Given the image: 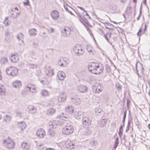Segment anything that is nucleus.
<instances>
[{"label":"nucleus","mask_w":150,"mask_h":150,"mask_svg":"<svg viewBox=\"0 0 150 150\" xmlns=\"http://www.w3.org/2000/svg\"><path fill=\"white\" fill-rule=\"evenodd\" d=\"M74 131L73 126L71 125L67 124V125L63 128V133L67 135H69L72 133Z\"/></svg>","instance_id":"1"},{"label":"nucleus","mask_w":150,"mask_h":150,"mask_svg":"<svg viewBox=\"0 0 150 150\" xmlns=\"http://www.w3.org/2000/svg\"><path fill=\"white\" fill-rule=\"evenodd\" d=\"M6 72L9 76H15L17 75L18 71V69L16 67H11L6 69Z\"/></svg>","instance_id":"2"},{"label":"nucleus","mask_w":150,"mask_h":150,"mask_svg":"<svg viewBox=\"0 0 150 150\" xmlns=\"http://www.w3.org/2000/svg\"><path fill=\"white\" fill-rule=\"evenodd\" d=\"M4 143L6 147L9 149H13L15 145V143L14 141L9 137L6 140H4Z\"/></svg>","instance_id":"3"},{"label":"nucleus","mask_w":150,"mask_h":150,"mask_svg":"<svg viewBox=\"0 0 150 150\" xmlns=\"http://www.w3.org/2000/svg\"><path fill=\"white\" fill-rule=\"evenodd\" d=\"M93 91L95 93H99L103 89V86L100 83H96L92 87Z\"/></svg>","instance_id":"4"},{"label":"nucleus","mask_w":150,"mask_h":150,"mask_svg":"<svg viewBox=\"0 0 150 150\" xmlns=\"http://www.w3.org/2000/svg\"><path fill=\"white\" fill-rule=\"evenodd\" d=\"M83 126L85 128H88L91 125V120L88 117H83L82 119Z\"/></svg>","instance_id":"5"},{"label":"nucleus","mask_w":150,"mask_h":150,"mask_svg":"<svg viewBox=\"0 0 150 150\" xmlns=\"http://www.w3.org/2000/svg\"><path fill=\"white\" fill-rule=\"evenodd\" d=\"M75 54L78 56L82 55L84 53L82 48L80 47L76 46L74 48Z\"/></svg>","instance_id":"6"},{"label":"nucleus","mask_w":150,"mask_h":150,"mask_svg":"<svg viewBox=\"0 0 150 150\" xmlns=\"http://www.w3.org/2000/svg\"><path fill=\"white\" fill-rule=\"evenodd\" d=\"M67 28H65L62 30V35L65 37L69 36L71 34L70 29L68 27H67Z\"/></svg>","instance_id":"7"},{"label":"nucleus","mask_w":150,"mask_h":150,"mask_svg":"<svg viewBox=\"0 0 150 150\" xmlns=\"http://www.w3.org/2000/svg\"><path fill=\"white\" fill-rule=\"evenodd\" d=\"M36 134L40 138H42L45 134V132L43 129L40 128L37 130Z\"/></svg>","instance_id":"8"},{"label":"nucleus","mask_w":150,"mask_h":150,"mask_svg":"<svg viewBox=\"0 0 150 150\" xmlns=\"http://www.w3.org/2000/svg\"><path fill=\"white\" fill-rule=\"evenodd\" d=\"M51 16L53 19L57 20L59 18V12L56 10H53L51 12Z\"/></svg>","instance_id":"9"},{"label":"nucleus","mask_w":150,"mask_h":150,"mask_svg":"<svg viewBox=\"0 0 150 150\" xmlns=\"http://www.w3.org/2000/svg\"><path fill=\"white\" fill-rule=\"evenodd\" d=\"M74 117L77 120H80L81 118L83 117V114L81 111L77 110L74 112Z\"/></svg>","instance_id":"10"},{"label":"nucleus","mask_w":150,"mask_h":150,"mask_svg":"<svg viewBox=\"0 0 150 150\" xmlns=\"http://www.w3.org/2000/svg\"><path fill=\"white\" fill-rule=\"evenodd\" d=\"M10 33L8 30L6 31L5 32V40L8 42H10L12 40V37L10 35Z\"/></svg>","instance_id":"11"},{"label":"nucleus","mask_w":150,"mask_h":150,"mask_svg":"<svg viewBox=\"0 0 150 150\" xmlns=\"http://www.w3.org/2000/svg\"><path fill=\"white\" fill-rule=\"evenodd\" d=\"M11 61L13 62H17L19 59V56L16 54H12L10 58Z\"/></svg>","instance_id":"12"},{"label":"nucleus","mask_w":150,"mask_h":150,"mask_svg":"<svg viewBox=\"0 0 150 150\" xmlns=\"http://www.w3.org/2000/svg\"><path fill=\"white\" fill-rule=\"evenodd\" d=\"M59 124V122L57 120H54L52 122H50L49 123V125L50 127L54 129L56 128Z\"/></svg>","instance_id":"13"},{"label":"nucleus","mask_w":150,"mask_h":150,"mask_svg":"<svg viewBox=\"0 0 150 150\" xmlns=\"http://www.w3.org/2000/svg\"><path fill=\"white\" fill-rule=\"evenodd\" d=\"M78 90L81 93H85L87 91L88 88L85 86L81 85L78 86Z\"/></svg>","instance_id":"14"},{"label":"nucleus","mask_w":150,"mask_h":150,"mask_svg":"<svg viewBox=\"0 0 150 150\" xmlns=\"http://www.w3.org/2000/svg\"><path fill=\"white\" fill-rule=\"evenodd\" d=\"M66 95L64 92H63L59 96L58 98V100L59 102H62L66 100Z\"/></svg>","instance_id":"15"},{"label":"nucleus","mask_w":150,"mask_h":150,"mask_svg":"<svg viewBox=\"0 0 150 150\" xmlns=\"http://www.w3.org/2000/svg\"><path fill=\"white\" fill-rule=\"evenodd\" d=\"M21 145L22 148L23 150H28L30 149V145L26 142H23Z\"/></svg>","instance_id":"16"},{"label":"nucleus","mask_w":150,"mask_h":150,"mask_svg":"<svg viewBox=\"0 0 150 150\" xmlns=\"http://www.w3.org/2000/svg\"><path fill=\"white\" fill-rule=\"evenodd\" d=\"M57 76L59 80H62L65 77V74L64 72L60 71L58 73Z\"/></svg>","instance_id":"17"},{"label":"nucleus","mask_w":150,"mask_h":150,"mask_svg":"<svg viewBox=\"0 0 150 150\" xmlns=\"http://www.w3.org/2000/svg\"><path fill=\"white\" fill-rule=\"evenodd\" d=\"M66 147L69 149H72L74 148V145L70 141H67L65 143Z\"/></svg>","instance_id":"18"},{"label":"nucleus","mask_w":150,"mask_h":150,"mask_svg":"<svg viewBox=\"0 0 150 150\" xmlns=\"http://www.w3.org/2000/svg\"><path fill=\"white\" fill-rule=\"evenodd\" d=\"M18 127L20 128L21 130L23 131L26 128V125L24 121L18 122Z\"/></svg>","instance_id":"19"},{"label":"nucleus","mask_w":150,"mask_h":150,"mask_svg":"<svg viewBox=\"0 0 150 150\" xmlns=\"http://www.w3.org/2000/svg\"><path fill=\"white\" fill-rule=\"evenodd\" d=\"M13 86L16 88H19L22 86V83L20 81L16 80L13 83Z\"/></svg>","instance_id":"20"},{"label":"nucleus","mask_w":150,"mask_h":150,"mask_svg":"<svg viewBox=\"0 0 150 150\" xmlns=\"http://www.w3.org/2000/svg\"><path fill=\"white\" fill-rule=\"evenodd\" d=\"M71 99L72 100V102L74 103L76 105H79L81 101L80 99L78 98H71Z\"/></svg>","instance_id":"21"},{"label":"nucleus","mask_w":150,"mask_h":150,"mask_svg":"<svg viewBox=\"0 0 150 150\" xmlns=\"http://www.w3.org/2000/svg\"><path fill=\"white\" fill-rule=\"evenodd\" d=\"M66 112H69L70 114L74 113V108L71 106H69L65 109Z\"/></svg>","instance_id":"22"},{"label":"nucleus","mask_w":150,"mask_h":150,"mask_svg":"<svg viewBox=\"0 0 150 150\" xmlns=\"http://www.w3.org/2000/svg\"><path fill=\"white\" fill-rule=\"evenodd\" d=\"M55 112V110L52 108L48 109L46 111V114L47 115H53Z\"/></svg>","instance_id":"23"},{"label":"nucleus","mask_w":150,"mask_h":150,"mask_svg":"<svg viewBox=\"0 0 150 150\" xmlns=\"http://www.w3.org/2000/svg\"><path fill=\"white\" fill-rule=\"evenodd\" d=\"M36 32V29L33 28L29 30L28 33L30 36H35L37 34Z\"/></svg>","instance_id":"24"},{"label":"nucleus","mask_w":150,"mask_h":150,"mask_svg":"<svg viewBox=\"0 0 150 150\" xmlns=\"http://www.w3.org/2000/svg\"><path fill=\"white\" fill-rule=\"evenodd\" d=\"M28 108L29 109L30 113L32 114L35 113L36 112L37 109L34 106L31 105L29 106Z\"/></svg>","instance_id":"25"},{"label":"nucleus","mask_w":150,"mask_h":150,"mask_svg":"<svg viewBox=\"0 0 150 150\" xmlns=\"http://www.w3.org/2000/svg\"><path fill=\"white\" fill-rule=\"evenodd\" d=\"M95 112L96 115L97 116L100 115L101 113L103 112L101 109L99 108H96L95 109Z\"/></svg>","instance_id":"26"},{"label":"nucleus","mask_w":150,"mask_h":150,"mask_svg":"<svg viewBox=\"0 0 150 150\" xmlns=\"http://www.w3.org/2000/svg\"><path fill=\"white\" fill-rule=\"evenodd\" d=\"M11 119V116L6 115L4 117V121L6 122L9 123L10 122Z\"/></svg>","instance_id":"27"},{"label":"nucleus","mask_w":150,"mask_h":150,"mask_svg":"<svg viewBox=\"0 0 150 150\" xmlns=\"http://www.w3.org/2000/svg\"><path fill=\"white\" fill-rule=\"evenodd\" d=\"M107 121V119L102 118V120H101V121L100 124V126L101 127H103L105 125Z\"/></svg>","instance_id":"28"},{"label":"nucleus","mask_w":150,"mask_h":150,"mask_svg":"<svg viewBox=\"0 0 150 150\" xmlns=\"http://www.w3.org/2000/svg\"><path fill=\"white\" fill-rule=\"evenodd\" d=\"M8 60L6 57H2L0 59V62L1 64H5L7 62Z\"/></svg>","instance_id":"29"},{"label":"nucleus","mask_w":150,"mask_h":150,"mask_svg":"<svg viewBox=\"0 0 150 150\" xmlns=\"http://www.w3.org/2000/svg\"><path fill=\"white\" fill-rule=\"evenodd\" d=\"M41 94L42 96H47L48 95V93L47 90H43L41 91Z\"/></svg>","instance_id":"30"},{"label":"nucleus","mask_w":150,"mask_h":150,"mask_svg":"<svg viewBox=\"0 0 150 150\" xmlns=\"http://www.w3.org/2000/svg\"><path fill=\"white\" fill-rule=\"evenodd\" d=\"M54 69L50 70L47 73V75L49 77H51L54 74Z\"/></svg>","instance_id":"31"},{"label":"nucleus","mask_w":150,"mask_h":150,"mask_svg":"<svg viewBox=\"0 0 150 150\" xmlns=\"http://www.w3.org/2000/svg\"><path fill=\"white\" fill-rule=\"evenodd\" d=\"M119 143L118 138L117 137L115 142V145L112 150H115Z\"/></svg>","instance_id":"32"},{"label":"nucleus","mask_w":150,"mask_h":150,"mask_svg":"<svg viewBox=\"0 0 150 150\" xmlns=\"http://www.w3.org/2000/svg\"><path fill=\"white\" fill-rule=\"evenodd\" d=\"M30 85L31 86H26V87L27 88H28V89L30 91V92H31L32 93H33V91H31V89H32L33 90H35L36 89V88L35 86H33L32 87V86H31L32 85L31 84H30Z\"/></svg>","instance_id":"33"},{"label":"nucleus","mask_w":150,"mask_h":150,"mask_svg":"<svg viewBox=\"0 0 150 150\" xmlns=\"http://www.w3.org/2000/svg\"><path fill=\"white\" fill-rule=\"evenodd\" d=\"M89 47L87 46L86 48V49L89 54L91 55H93L95 53V52L94 51H93L92 50H89Z\"/></svg>","instance_id":"34"},{"label":"nucleus","mask_w":150,"mask_h":150,"mask_svg":"<svg viewBox=\"0 0 150 150\" xmlns=\"http://www.w3.org/2000/svg\"><path fill=\"white\" fill-rule=\"evenodd\" d=\"M5 91V89L2 85H0V94H2Z\"/></svg>","instance_id":"35"},{"label":"nucleus","mask_w":150,"mask_h":150,"mask_svg":"<svg viewBox=\"0 0 150 150\" xmlns=\"http://www.w3.org/2000/svg\"><path fill=\"white\" fill-rule=\"evenodd\" d=\"M29 55L31 57L33 58V57L35 55V51L33 50H31L29 52Z\"/></svg>","instance_id":"36"},{"label":"nucleus","mask_w":150,"mask_h":150,"mask_svg":"<svg viewBox=\"0 0 150 150\" xmlns=\"http://www.w3.org/2000/svg\"><path fill=\"white\" fill-rule=\"evenodd\" d=\"M111 34L110 33H107L105 35L104 34V37L106 40L108 42H109V40L108 38V37L110 38L111 37Z\"/></svg>","instance_id":"37"},{"label":"nucleus","mask_w":150,"mask_h":150,"mask_svg":"<svg viewBox=\"0 0 150 150\" xmlns=\"http://www.w3.org/2000/svg\"><path fill=\"white\" fill-rule=\"evenodd\" d=\"M116 87L118 91L121 90V85L119 83H117L116 84Z\"/></svg>","instance_id":"38"},{"label":"nucleus","mask_w":150,"mask_h":150,"mask_svg":"<svg viewBox=\"0 0 150 150\" xmlns=\"http://www.w3.org/2000/svg\"><path fill=\"white\" fill-rule=\"evenodd\" d=\"M64 7L66 10L68 12H69L70 11V9H71V8L68 5H64Z\"/></svg>","instance_id":"39"},{"label":"nucleus","mask_w":150,"mask_h":150,"mask_svg":"<svg viewBox=\"0 0 150 150\" xmlns=\"http://www.w3.org/2000/svg\"><path fill=\"white\" fill-rule=\"evenodd\" d=\"M79 17L81 18V19L83 20L86 24L88 25H89V23L88 21V20L85 18H83L80 15H79Z\"/></svg>","instance_id":"40"},{"label":"nucleus","mask_w":150,"mask_h":150,"mask_svg":"<svg viewBox=\"0 0 150 150\" xmlns=\"http://www.w3.org/2000/svg\"><path fill=\"white\" fill-rule=\"evenodd\" d=\"M88 68L89 71H92L93 69H94L95 68L94 67L90 65H88Z\"/></svg>","instance_id":"41"},{"label":"nucleus","mask_w":150,"mask_h":150,"mask_svg":"<svg viewBox=\"0 0 150 150\" xmlns=\"http://www.w3.org/2000/svg\"><path fill=\"white\" fill-rule=\"evenodd\" d=\"M105 67L107 72H109L110 71L111 69L110 66L108 65V64H106L105 65Z\"/></svg>","instance_id":"42"},{"label":"nucleus","mask_w":150,"mask_h":150,"mask_svg":"<svg viewBox=\"0 0 150 150\" xmlns=\"http://www.w3.org/2000/svg\"><path fill=\"white\" fill-rule=\"evenodd\" d=\"M63 60V59H59L58 60V63L59 65L60 66H62L63 65V63H62V61Z\"/></svg>","instance_id":"43"},{"label":"nucleus","mask_w":150,"mask_h":150,"mask_svg":"<svg viewBox=\"0 0 150 150\" xmlns=\"http://www.w3.org/2000/svg\"><path fill=\"white\" fill-rule=\"evenodd\" d=\"M142 28H141L139 29L138 32L137 33V35L139 36H141L142 34Z\"/></svg>","instance_id":"44"},{"label":"nucleus","mask_w":150,"mask_h":150,"mask_svg":"<svg viewBox=\"0 0 150 150\" xmlns=\"http://www.w3.org/2000/svg\"><path fill=\"white\" fill-rule=\"evenodd\" d=\"M122 125H120V128L119 131V135L120 137H121V136L122 135Z\"/></svg>","instance_id":"45"},{"label":"nucleus","mask_w":150,"mask_h":150,"mask_svg":"<svg viewBox=\"0 0 150 150\" xmlns=\"http://www.w3.org/2000/svg\"><path fill=\"white\" fill-rule=\"evenodd\" d=\"M93 70H92V71H90L92 73L95 74H98V72H97L96 71L98 70V69L96 68H95L94 69H93Z\"/></svg>","instance_id":"46"},{"label":"nucleus","mask_w":150,"mask_h":150,"mask_svg":"<svg viewBox=\"0 0 150 150\" xmlns=\"http://www.w3.org/2000/svg\"><path fill=\"white\" fill-rule=\"evenodd\" d=\"M4 23L6 25H8V18L6 17L5 18V20L4 21Z\"/></svg>","instance_id":"47"},{"label":"nucleus","mask_w":150,"mask_h":150,"mask_svg":"<svg viewBox=\"0 0 150 150\" xmlns=\"http://www.w3.org/2000/svg\"><path fill=\"white\" fill-rule=\"evenodd\" d=\"M60 115L59 116L58 115V117L59 118L61 117H61H64L65 118H67L68 117H64V114L63 113H62V114H60Z\"/></svg>","instance_id":"48"},{"label":"nucleus","mask_w":150,"mask_h":150,"mask_svg":"<svg viewBox=\"0 0 150 150\" xmlns=\"http://www.w3.org/2000/svg\"><path fill=\"white\" fill-rule=\"evenodd\" d=\"M10 16L13 18H16V15L15 13H11Z\"/></svg>","instance_id":"49"},{"label":"nucleus","mask_w":150,"mask_h":150,"mask_svg":"<svg viewBox=\"0 0 150 150\" xmlns=\"http://www.w3.org/2000/svg\"><path fill=\"white\" fill-rule=\"evenodd\" d=\"M142 6H141L140 8L139 14V16L137 18V20H139V18H140V16L142 14Z\"/></svg>","instance_id":"50"},{"label":"nucleus","mask_w":150,"mask_h":150,"mask_svg":"<svg viewBox=\"0 0 150 150\" xmlns=\"http://www.w3.org/2000/svg\"><path fill=\"white\" fill-rule=\"evenodd\" d=\"M26 2H23V3L25 5L28 6L29 4V0H26Z\"/></svg>","instance_id":"51"},{"label":"nucleus","mask_w":150,"mask_h":150,"mask_svg":"<svg viewBox=\"0 0 150 150\" xmlns=\"http://www.w3.org/2000/svg\"><path fill=\"white\" fill-rule=\"evenodd\" d=\"M19 35L21 39H23L24 37V35L21 33H19Z\"/></svg>","instance_id":"52"},{"label":"nucleus","mask_w":150,"mask_h":150,"mask_svg":"<svg viewBox=\"0 0 150 150\" xmlns=\"http://www.w3.org/2000/svg\"><path fill=\"white\" fill-rule=\"evenodd\" d=\"M84 12H85L86 13V14L85 15V16H88V18H87L89 19H91V17L88 15V13H87L86 11H84Z\"/></svg>","instance_id":"53"},{"label":"nucleus","mask_w":150,"mask_h":150,"mask_svg":"<svg viewBox=\"0 0 150 150\" xmlns=\"http://www.w3.org/2000/svg\"><path fill=\"white\" fill-rule=\"evenodd\" d=\"M33 45L35 47H36L38 46V43L37 42H34L33 43Z\"/></svg>","instance_id":"54"},{"label":"nucleus","mask_w":150,"mask_h":150,"mask_svg":"<svg viewBox=\"0 0 150 150\" xmlns=\"http://www.w3.org/2000/svg\"><path fill=\"white\" fill-rule=\"evenodd\" d=\"M16 113L17 115H20L22 114V112L21 111H17Z\"/></svg>","instance_id":"55"},{"label":"nucleus","mask_w":150,"mask_h":150,"mask_svg":"<svg viewBox=\"0 0 150 150\" xmlns=\"http://www.w3.org/2000/svg\"><path fill=\"white\" fill-rule=\"evenodd\" d=\"M98 70H99V71H98V74H100L103 71V69H99Z\"/></svg>","instance_id":"56"},{"label":"nucleus","mask_w":150,"mask_h":150,"mask_svg":"<svg viewBox=\"0 0 150 150\" xmlns=\"http://www.w3.org/2000/svg\"><path fill=\"white\" fill-rule=\"evenodd\" d=\"M126 112H124V116H123V120L124 121L125 118V117H126Z\"/></svg>","instance_id":"57"},{"label":"nucleus","mask_w":150,"mask_h":150,"mask_svg":"<svg viewBox=\"0 0 150 150\" xmlns=\"http://www.w3.org/2000/svg\"><path fill=\"white\" fill-rule=\"evenodd\" d=\"M106 25H107V26H113V25H112V24H111V23H106Z\"/></svg>","instance_id":"58"},{"label":"nucleus","mask_w":150,"mask_h":150,"mask_svg":"<svg viewBox=\"0 0 150 150\" xmlns=\"http://www.w3.org/2000/svg\"><path fill=\"white\" fill-rule=\"evenodd\" d=\"M40 82L42 84H46V83L45 81L43 80L41 81Z\"/></svg>","instance_id":"59"},{"label":"nucleus","mask_w":150,"mask_h":150,"mask_svg":"<svg viewBox=\"0 0 150 150\" xmlns=\"http://www.w3.org/2000/svg\"><path fill=\"white\" fill-rule=\"evenodd\" d=\"M20 14V12H16L15 13L16 15V18L19 16Z\"/></svg>","instance_id":"60"},{"label":"nucleus","mask_w":150,"mask_h":150,"mask_svg":"<svg viewBox=\"0 0 150 150\" xmlns=\"http://www.w3.org/2000/svg\"><path fill=\"white\" fill-rule=\"evenodd\" d=\"M19 34L17 35V38L19 40H21V38L19 36Z\"/></svg>","instance_id":"61"},{"label":"nucleus","mask_w":150,"mask_h":150,"mask_svg":"<svg viewBox=\"0 0 150 150\" xmlns=\"http://www.w3.org/2000/svg\"><path fill=\"white\" fill-rule=\"evenodd\" d=\"M147 25H144V33L146 29Z\"/></svg>","instance_id":"62"},{"label":"nucleus","mask_w":150,"mask_h":150,"mask_svg":"<svg viewBox=\"0 0 150 150\" xmlns=\"http://www.w3.org/2000/svg\"><path fill=\"white\" fill-rule=\"evenodd\" d=\"M49 133L50 135H52V136L53 134H52V133L51 132V129H49Z\"/></svg>","instance_id":"63"},{"label":"nucleus","mask_w":150,"mask_h":150,"mask_svg":"<svg viewBox=\"0 0 150 150\" xmlns=\"http://www.w3.org/2000/svg\"><path fill=\"white\" fill-rule=\"evenodd\" d=\"M78 8L80 9L81 10H83L84 11H85V10H84V9L83 8H82L81 7L78 6Z\"/></svg>","instance_id":"64"}]
</instances>
